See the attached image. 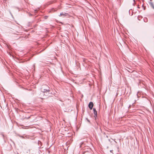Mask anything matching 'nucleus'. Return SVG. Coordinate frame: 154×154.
<instances>
[{
  "mask_svg": "<svg viewBox=\"0 0 154 154\" xmlns=\"http://www.w3.org/2000/svg\"><path fill=\"white\" fill-rule=\"evenodd\" d=\"M45 89H44L42 91L43 93H47L49 92L50 91V90H49V88L48 86L45 85Z\"/></svg>",
  "mask_w": 154,
  "mask_h": 154,
  "instance_id": "1",
  "label": "nucleus"
},
{
  "mask_svg": "<svg viewBox=\"0 0 154 154\" xmlns=\"http://www.w3.org/2000/svg\"><path fill=\"white\" fill-rule=\"evenodd\" d=\"M68 15V13H66L65 12H61L60 13L59 15V16L60 17L61 16H63V17L67 16Z\"/></svg>",
  "mask_w": 154,
  "mask_h": 154,
  "instance_id": "2",
  "label": "nucleus"
},
{
  "mask_svg": "<svg viewBox=\"0 0 154 154\" xmlns=\"http://www.w3.org/2000/svg\"><path fill=\"white\" fill-rule=\"evenodd\" d=\"M93 106V103L92 102H90L88 105V107L90 109H91Z\"/></svg>",
  "mask_w": 154,
  "mask_h": 154,
  "instance_id": "3",
  "label": "nucleus"
},
{
  "mask_svg": "<svg viewBox=\"0 0 154 154\" xmlns=\"http://www.w3.org/2000/svg\"><path fill=\"white\" fill-rule=\"evenodd\" d=\"M93 111H94V117L96 118L97 117V111L96 110V109L95 108H93Z\"/></svg>",
  "mask_w": 154,
  "mask_h": 154,
  "instance_id": "4",
  "label": "nucleus"
},
{
  "mask_svg": "<svg viewBox=\"0 0 154 154\" xmlns=\"http://www.w3.org/2000/svg\"><path fill=\"white\" fill-rule=\"evenodd\" d=\"M150 5L152 7L153 9H154V5L153 3L152 2H151L150 3Z\"/></svg>",
  "mask_w": 154,
  "mask_h": 154,
  "instance_id": "5",
  "label": "nucleus"
},
{
  "mask_svg": "<svg viewBox=\"0 0 154 154\" xmlns=\"http://www.w3.org/2000/svg\"><path fill=\"white\" fill-rule=\"evenodd\" d=\"M143 20L145 22H147L148 21V19L146 18H144Z\"/></svg>",
  "mask_w": 154,
  "mask_h": 154,
  "instance_id": "6",
  "label": "nucleus"
},
{
  "mask_svg": "<svg viewBox=\"0 0 154 154\" xmlns=\"http://www.w3.org/2000/svg\"><path fill=\"white\" fill-rule=\"evenodd\" d=\"M48 16H46L44 17V18L45 19H47L48 18Z\"/></svg>",
  "mask_w": 154,
  "mask_h": 154,
  "instance_id": "7",
  "label": "nucleus"
},
{
  "mask_svg": "<svg viewBox=\"0 0 154 154\" xmlns=\"http://www.w3.org/2000/svg\"><path fill=\"white\" fill-rule=\"evenodd\" d=\"M86 119L88 122H90V121L89 120V119H88L87 118Z\"/></svg>",
  "mask_w": 154,
  "mask_h": 154,
  "instance_id": "8",
  "label": "nucleus"
},
{
  "mask_svg": "<svg viewBox=\"0 0 154 154\" xmlns=\"http://www.w3.org/2000/svg\"><path fill=\"white\" fill-rule=\"evenodd\" d=\"M30 118V117H29L27 118H26V119H29V118Z\"/></svg>",
  "mask_w": 154,
  "mask_h": 154,
  "instance_id": "9",
  "label": "nucleus"
},
{
  "mask_svg": "<svg viewBox=\"0 0 154 154\" xmlns=\"http://www.w3.org/2000/svg\"><path fill=\"white\" fill-rule=\"evenodd\" d=\"M113 150H110V152H112Z\"/></svg>",
  "mask_w": 154,
  "mask_h": 154,
  "instance_id": "10",
  "label": "nucleus"
},
{
  "mask_svg": "<svg viewBox=\"0 0 154 154\" xmlns=\"http://www.w3.org/2000/svg\"><path fill=\"white\" fill-rule=\"evenodd\" d=\"M21 137H22V138H23V136H20Z\"/></svg>",
  "mask_w": 154,
  "mask_h": 154,
  "instance_id": "11",
  "label": "nucleus"
},
{
  "mask_svg": "<svg viewBox=\"0 0 154 154\" xmlns=\"http://www.w3.org/2000/svg\"><path fill=\"white\" fill-rule=\"evenodd\" d=\"M131 11V10H129V12H130V11Z\"/></svg>",
  "mask_w": 154,
  "mask_h": 154,
  "instance_id": "12",
  "label": "nucleus"
}]
</instances>
